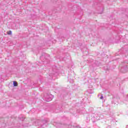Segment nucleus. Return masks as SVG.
<instances>
[{
	"instance_id": "obj_2",
	"label": "nucleus",
	"mask_w": 128,
	"mask_h": 128,
	"mask_svg": "<svg viewBox=\"0 0 128 128\" xmlns=\"http://www.w3.org/2000/svg\"><path fill=\"white\" fill-rule=\"evenodd\" d=\"M13 85L14 86H18V82L14 81L13 82Z\"/></svg>"
},
{
	"instance_id": "obj_1",
	"label": "nucleus",
	"mask_w": 128,
	"mask_h": 128,
	"mask_svg": "<svg viewBox=\"0 0 128 128\" xmlns=\"http://www.w3.org/2000/svg\"><path fill=\"white\" fill-rule=\"evenodd\" d=\"M54 95L52 94H47L46 96V102H50V100H52V98H54Z\"/></svg>"
},
{
	"instance_id": "obj_3",
	"label": "nucleus",
	"mask_w": 128,
	"mask_h": 128,
	"mask_svg": "<svg viewBox=\"0 0 128 128\" xmlns=\"http://www.w3.org/2000/svg\"><path fill=\"white\" fill-rule=\"evenodd\" d=\"M7 34H12V30H10L7 32Z\"/></svg>"
},
{
	"instance_id": "obj_4",
	"label": "nucleus",
	"mask_w": 128,
	"mask_h": 128,
	"mask_svg": "<svg viewBox=\"0 0 128 128\" xmlns=\"http://www.w3.org/2000/svg\"><path fill=\"white\" fill-rule=\"evenodd\" d=\"M104 98V96L102 95H101V96L100 97V100H102Z\"/></svg>"
}]
</instances>
